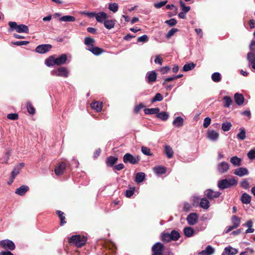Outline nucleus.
<instances>
[{
    "label": "nucleus",
    "instance_id": "f257e3e1",
    "mask_svg": "<svg viewBox=\"0 0 255 255\" xmlns=\"http://www.w3.org/2000/svg\"><path fill=\"white\" fill-rule=\"evenodd\" d=\"M67 60V56L66 54H63L58 57L51 56L45 60V64L48 67L60 65L65 64Z\"/></svg>",
    "mask_w": 255,
    "mask_h": 255
},
{
    "label": "nucleus",
    "instance_id": "f03ea898",
    "mask_svg": "<svg viewBox=\"0 0 255 255\" xmlns=\"http://www.w3.org/2000/svg\"><path fill=\"white\" fill-rule=\"evenodd\" d=\"M95 40L90 37H86L84 39V44L87 46L86 49L91 52L95 55H99L104 52V50L98 47H95Z\"/></svg>",
    "mask_w": 255,
    "mask_h": 255
},
{
    "label": "nucleus",
    "instance_id": "7ed1b4c3",
    "mask_svg": "<svg viewBox=\"0 0 255 255\" xmlns=\"http://www.w3.org/2000/svg\"><path fill=\"white\" fill-rule=\"evenodd\" d=\"M237 181L234 178L224 179L218 181V187L222 190L236 186Z\"/></svg>",
    "mask_w": 255,
    "mask_h": 255
},
{
    "label": "nucleus",
    "instance_id": "20e7f679",
    "mask_svg": "<svg viewBox=\"0 0 255 255\" xmlns=\"http://www.w3.org/2000/svg\"><path fill=\"white\" fill-rule=\"evenodd\" d=\"M87 240V238L84 236L74 235L69 239L70 244H74L77 247L80 248L84 245Z\"/></svg>",
    "mask_w": 255,
    "mask_h": 255
},
{
    "label": "nucleus",
    "instance_id": "39448f33",
    "mask_svg": "<svg viewBox=\"0 0 255 255\" xmlns=\"http://www.w3.org/2000/svg\"><path fill=\"white\" fill-rule=\"evenodd\" d=\"M8 25L10 27L11 30L15 29L18 33H28L29 32V29L26 25L22 24L18 25L16 22L13 21L9 22Z\"/></svg>",
    "mask_w": 255,
    "mask_h": 255
},
{
    "label": "nucleus",
    "instance_id": "423d86ee",
    "mask_svg": "<svg viewBox=\"0 0 255 255\" xmlns=\"http://www.w3.org/2000/svg\"><path fill=\"white\" fill-rule=\"evenodd\" d=\"M140 158L137 156H134L130 153H126L124 155L123 161L125 163H129L132 164H135L138 163Z\"/></svg>",
    "mask_w": 255,
    "mask_h": 255
},
{
    "label": "nucleus",
    "instance_id": "0eeeda50",
    "mask_svg": "<svg viewBox=\"0 0 255 255\" xmlns=\"http://www.w3.org/2000/svg\"><path fill=\"white\" fill-rule=\"evenodd\" d=\"M164 246L161 243L158 242L152 247V255H163Z\"/></svg>",
    "mask_w": 255,
    "mask_h": 255
},
{
    "label": "nucleus",
    "instance_id": "6e6552de",
    "mask_svg": "<svg viewBox=\"0 0 255 255\" xmlns=\"http://www.w3.org/2000/svg\"><path fill=\"white\" fill-rule=\"evenodd\" d=\"M0 246L4 249L11 251L13 250L15 248L14 243L9 240H4L1 241L0 242Z\"/></svg>",
    "mask_w": 255,
    "mask_h": 255
},
{
    "label": "nucleus",
    "instance_id": "1a4fd4ad",
    "mask_svg": "<svg viewBox=\"0 0 255 255\" xmlns=\"http://www.w3.org/2000/svg\"><path fill=\"white\" fill-rule=\"evenodd\" d=\"M52 75L60 76L63 77H67L68 76V72L65 67H60L57 71H52L51 72Z\"/></svg>",
    "mask_w": 255,
    "mask_h": 255
},
{
    "label": "nucleus",
    "instance_id": "9d476101",
    "mask_svg": "<svg viewBox=\"0 0 255 255\" xmlns=\"http://www.w3.org/2000/svg\"><path fill=\"white\" fill-rule=\"evenodd\" d=\"M229 164L225 161H222L219 163L217 165V170L218 172L221 174H223L227 172L229 169Z\"/></svg>",
    "mask_w": 255,
    "mask_h": 255
},
{
    "label": "nucleus",
    "instance_id": "9b49d317",
    "mask_svg": "<svg viewBox=\"0 0 255 255\" xmlns=\"http://www.w3.org/2000/svg\"><path fill=\"white\" fill-rule=\"evenodd\" d=\"M52 48V46L50 44H42L38 46L35 51L37 53H45L49 51Z\"/></svg>",
    "mask_w": 255,
    "mask_h": 255
},
{
    "label": "nucleus",
    "instance_id": "f8f14e48",
    "mask_svg": "<svg viewBox=\"0 0 255 255\" xmlns=\"http://www.w3.org/2000/svg\"><path fill=\"white\" fill-rule=\"evenodd\" d=\"M207 136L210 140L215 141L217 140L219 137V133L214 130H208Z\"/></svg>",
    "mask_w": 255,
    "mask_h": 255
},
{
    "label": "nucleus",
    "instance_id": "ddd939ff",
    "mask_svg": "<svg viewBox=\"0 0 255 255\" xmlns=\"http://www.w3.org/2000/svg\"><path fill=\"white\" fill-rule=\"evenodd\" d=\"M198 218V217L196 213H192L187 216L186 220L189 225H194L197 223Z\"/></svg>",
    "mask_w": 255,
    "mask_h": 255
},
{
    "label": "nucleus",
    "instance_id": "4468645a",
    "mask_svg": "<svg viewBox=\"0 0 255 255\" xmlns=\"http://www.w3.org/2000/svg\"><path fill=\"white\" fill-rule=\"evenodd\" d=\"M66 166L67 165L65 162H62L60 163L55 168V174L57 175H62L63 173Z\"/></svg>",
    "mask_w": 255,
    "mask_h": 255
},
{
    "label": "nucleus",
    "instance_id": "2eb2a0df",
    "mask_svg": "<svg viewBox=\"0 0 255 255\" xmlns=\"http://www.w3.org/2000/svg\"><path fill=\"white\" fill-rule=\"evenodd\" d=\"M249 172L247 168L245 167H240L235 170L234 174L240 177H243L248 175Z\"/></svg>",
    "mask_w": 255,
    "mask_h": 255
},
{
    "label": "nucleus",
    "instance_id": "dca6fc26",
    "mask_svg": "<svg viewBox=\"0 0 255 255\" xmlns=\"http://www.w3.org/2000/svg\"><path fill=\"white\" fill-rule=\"evenodd\" d=\"M157 75L154 71L148 72L146 75V81L148 83L154 82L156 80Z\"/></svg>",
    "mask_w": 255,
    "mask_h": 255
},
{
    "label": "nucleus",
    "instance_id": "f3484780",
    "mask_svg": "<svg viewBox=\"0 0 255 255\" xmlns=\"http://www.w3.org/2000/svg\"><path fill=\"white\" fill-rule=\"evenodd\" d=\"M206 196L211 199L218 198L221 195V193L218 191H214L212 190L208 189L206 191Z\"/></svg>",
    "mask_w": 255,
    "mask_h": 255
},
{
    "label": "nucleus",
    "instance_id": "a211bd4d",
    "mask_svg": "<svg viewBox=\"0 0 255 255\" xmlns=\"http://www.w3.org/2000/svg\"><path fill=\"white\" fill-rule=\"evenodd\" d=\"M215 252V249L210 245L206 247L204 250L200 252V255H211Z\"/></svg>",
    "mask_w": 255,
    "mask_h": 255
},
{
    "label": "nucleus",
    "instance_id": "6ab92c4d",
    "mask_svg": "<svg viewBox=\"0 0 255 255\" xmlns=\"http://www.w3.org/2000/svg\"><path fill=\"white\" fill-rule=\"evenodd\" d=\"M107 14L104 12H100L96 14V19L99 22L102 23L107 18Z\"/></svg>",
    "mask_w": 255,
    "mask_h": 255
},
{
    "label": "nucleus",
    "instance_id": "aec40b11",
    "mask_svg": "<svg viewBox=\"0 0 255 255\" xmlns=\"http://www.w3.org/2000/svg\"><path fill=\"white\" fill-rule=\"evenodd\" d=\"M118 160V157L114 156H110L107 158L106 163L108 166L114 167V164L117 162Z\"/></svg>",
    "mask_w": 255,
    "mask_h": 255
},
{
    "label": "nucleus",
    "instance_id": "412c9836",
    "mask_svg": "<svg viewBox=\"0 0 255 255\" xmlns=\"http://www.w3.org/2000/svg\"><path fill=\"white\" fill-rule=\"evenodd\" d=\"M243 226L248 228V229L245 231L246 234L254 232L255 229L252 228L253 226V222L251 220L247 221L245 224L243 225Z\"/></svg>",
    "mask_w": 255,
    "mask_h": 255
},
{
    "label": "nucleus",
    "instance_id": "4be33fe9",
    "mask_svg": "<svg viewBox=\"0 0 255 255\" xmlns=\"http://www.w3.org/2000/svg\"><path fill=\"white\" fill-rule=\"evenodd\" d=\"M91 107L92 109L95 110L97 112H100L103 107L102 102H93L91 104Z\"/></svg>",
    "mask_w": 255,
    "mask_h": 255
},
{
    "label": "nucleus",
    "instance_id": "5701e85b",
    "mask_svg": "<svg viewBox=\"0 0 255 255\" xmlns=\"http://www.w3.org/2000/svg\"><path fill=\"white\" fill-rule=\"evenodd\" d=\"M230 162L234 166L239 167L242 164V159L237 156H234L231 158Z\"/></svg>",
    "mask_w": 255,
    "mask_h": 255
},
{
    "label": "nucleus",
    "instance_id": "b1692460",
    "mask_svg": "<svg viewBox=\"0 0 255 255\" xmlns=\"http://www.w3.org/2000/svg\"><path fill=\"white\" fill-rule=\"evenodd\" d=\"M29 190V187L26 185H22L20 187L16 189L15 193L20 195H24Z\"/></svg>",
    "mask_w": 255,
    "mask_h": 255
},
{
    "label": "nucleus",
    "instance_id": "393cba45",
    "mask_svg": "<svg viewBox=\"0 0 255 255\" xmlns=\"http://www.w3.org/2000/svg\"><path fill=\"white\" fill-rule=\"evenodd\" d=\"M234 99L236 103L238 105L241 106L243 104L244 102V97L243 95L239 93H236L234 95Z\"/></svg>",
    "mask_w": 255,
    "mask_h": 255
},
{
    "label": "nucleus",
    "instance_id": "a878e982",
    "mask_svg": "<svg viewBox=\"0 0 255 255\" xmlns=\"http://www.w3.org/2000/svg\"><path fill=\"white\" fill-rule=\"evenodd\" d=\"M153 170L157 175L163 174L166 173V169L163 166H157L153 168Z\"/></svg>",
    "mask_w": 255,
    "mask_h": 255
},
{
    "label": "nucleus",
    "instance_id": "bb28decb",
    "mask_svg": "<svg viewBox=\"0 0 255 255\" xmlns=\"http://www.w3.org/2000/svg\"><path fill=\"white\" fill-rule=\"evenodd\" d=\"M183 232L185 236L188 238L192 237L195 232L193 228L190 227L184 228Z\"/></svg>",
    "mask_w": 255,
    "mask_h": 255
},
{
    "label": "nucleus",
    "instance_id": "cd10ccee",
    "mask_svg": "<svg viewBox=\"0 0 255 255\" xmlns=\"http://www.w3.org/2000/svg\"><path fill=\"white\" fill-rule=\"evenodd\" d=\"M241 200L244 204H249L251 201V196L246 193H244L242 195Z\"/></svg>",
    "mask_w": 255,
    "mask_h": 255
},
{
    "label": "nucleus",
    "instance_id": "c85d7f7f",
    "mask_svg": "<svg viewBox=\"0 0 255 255\" xmlns=\"http://www.w3.org/2000/svg\"><path fill=\"white\" fill-rule=\"evenodd\" d=\"M231 222L232 225L236 228H237L241 224V218L236 215H234L232 217Z\"/></svg>",
    "mask_w": 255,
    "mask_h": 255
},
{
    "label": "nucleus",
    "instance_id": "c756f323",
    "mask_svg": "<svg viewBox=\"0 0 255 255\" xmlns=\"http://www.w3.org/2000/svg\"><path fill=\"white\" fill-rule=\"evenodd\" d=\"M183 119L181 117H176L173 121V125L175 127H181L183 125Z\"/></svg>",
    "mask_w": 255,
    "mask_h": 255
},
{
    "label": "nucleus",
    "instance_id": "7c9ffc66",
    "mask_svg": "<svg viewBox=\"0 0 255 255\" xmlns=\"http://www.w3.org/2000/svg\"><path fill=\"white\" fill-rule=\"evenodd\" d=\"M200 206L204 209H208L210 206L209 201L206 198H203L201 199Z\"/></svg>",
    "mask_w": 255,
    "mask_h": 255
},
{
    "label": "nucleus",
    "instance_id": "2f4dec72",
    "mask_svg": "<svg viewBox=\"0 0 255 255\" xmlns=\"http://www.w3.org/2000/svg\"><path fill=\"white\" fill-rule=\"evenodd\" d=\"M224 106L226 108H229L233 103V100L230 97L225 96L223 99Z\"/></svg>",
    "mask_w": 255,
    "mask_h": 255
},
{
    "label": "nucleus",
    "instance_id": "473e14b6",
    "mask_svg": "<svg viewBox=\"0 0 255 255\" xmlns=\"http://www.w3.org/2000/svg\"><path fill=\"white\" fill-rule=\"evenodd\" d=\"M144 112L146 115L157 114L159 112V109L158 108L151 109L146 108L144 110Z\"/></svg>",
    "mask_w": 255,
    "mask_h": 255
},
{
    "label": "nucleus",
    "instance_id": "72a5a7b5",
    "mask_svg": "<svg viewBox=\"0 0 255 255\" xmlns=\"http://www.w3.org/2000/svg\"><path fill=\"white\" fill-rule=\"evenodd\" d=\"M145 175L143 172L137 173L135 177V181L137 183H140L142 182L145 178Z\"/></svg>",
    "mask_w": 255,
    "mask_h": 255
},
{
    "label": "nucleus",
    "instance_id": "f704fd0d",
    "mask_svg": "<svg viewBox=\"0 0 255 255\" xmlns=\"http://www.w3.org/2000/svg\"><path fill=\"white\" fill-rule=\"evenodd\" d=\"M75 17L71 15H65L59 18L60 21H66V22H73L75 21Z\"/></svg>",
    "mask_w": 255,
    "mask_h": 255
},
{
    "label": "nucleus",
    "instance_id": "c9c22d12",
    "mask_svg": "<svg viewBox=\"0 0 255 255\" xmlns=\"http://www.w3.org/2000/svg\"><path fill=\"white\" fill-rule=\"evenodd\" d=\"M239 132L237 135V137L242 140H244L246 137V130L244 128H240L239 129Z\"/></svg>",
    "mask_w": 255,
    "mask_h": 255
},
{
    "label": "nucleus",
    "instance_id": "e433bc0d",
    "mask_svg": "<svg viewBox=\"0 0 255 255\" xmlns=\"http://www.w3.org/2000/svg\"><path fill=\"white\" fill-rule=\"evenodd\" d=\"M165 153L169 158H171L173 156V151L172 148L169 145H165L164 147Z\"/></svg>",
    "mask_w": 255,
    "mask_h": 255
},
{
    "label": "nucleus",
    "instance_id": "4c0bfd02",
    "mask_svg": "<svg viewBox=\"0 0 255 255\" xmlns=\"http://www.w3.org/2000/svg\"><path fill=\"white\" fill-rule=\"evenodd\" d=\"M115 21L113 20H106L104 21L105 27L108 29H111L115 26Z\"/></svg>",
    "mask_w": 255,
    "mask_h": 255
},
{
    "label": "nucleus",
    "instance_id": "58836bf2",
    "mask_svg": "<svg viewBox=\"0 0 255 255\" xmlns=\"http://www.w3.org/2000/svg\"><path fill=\"white\" fill-rule=\"evenodd\" d=\"M156 117L162 121H165L168 119L169 115L166 112H162L160 113L159 112L156 115Z\"/></svg>",
    "mask_w": 255,
    "mask_h": 255
},
{
    "label": "nucleus",
    "instance_id": "ea45409f",
    "mask_svg": "<svg viewBox=\"0 0 255 255\" xmlns=\"http://www.w3.org/2000/svg\"><path fill=\"white\" fill-rule=\"evenodd\" d=\"M232 125L230 122H226L222 124L221 128L224 131H228L230 130Z\"/></svg>",
    "mask_w": 255,
    "mask_h": 255
},
{
    "label": "nucleus",
    "instance_id": "a19ab883",
    "mask_svg": "<svg viewBox=\"0 0 255 255\" xmlns=\"http://www.w3.org/2000/svg\"><path fill=\"white\" fill-rule=\"evenodd\" d=\"M212 80L215 82H219L221 80V75L219 72H215L211 76Z\"/></svg>",
    "mask_w": 255,
    "mask_h": 255
},
{
    "label": "nucleus",
    "instance_id": "79ce46f5",
    "mask_svg": "<svg viewBox=\"0 0 255 255\" xmlns=\"http://www.w3.org/2000/svg\"><path fill=\"white\" fill-rule=\"evenodd\" d=\"M195 67V64L193 63H187L184 65L182 70L184 72H187L193 69Z\"/></svg>",
    "mask_w": 255,
    "mask_h": 255
},
{
    "label": "nucleus",
    "instance_id": "37998d69",
    "mask_svg": "<svg viewBox=\"0 0 255 255\" xmlns=\"http://www.w3.org/2000/svg\"><path fill=\"white\" fill-rule=\"evenodd\" d=\"M20 170L21 167L19 166H16L15 167H14L11 174L10 177H11L12 179L15 178L16 176L19 174Z\"/></svg>",
    "mask_w": 255,
    "mask_h": 255
},
{
    "label": "nucleus",
    "instance_id": "c03bdc74",
    "mask_svg": "<svg viewBox=\"0 0 255 255\" xmlns=\"http://www.w3.org/2000/svg\"><path fill=\"white\" fill-rule=\"evenodd\" d=\"M171 240L173 241H177L180 237L179 233L175 230L172 231L170 233Z\"/></svg>",
    "mask_w": 255,
    "mask_h": 255
},
{
    "label": "nucleus",
    "instance_id": "a18cd8bd",
    "mask_svg": "<svg viewBox=\"0 0 255 255\" xmlns=\"http://www.w3.org/2000/svg\"><path fill=\"white\" fill-rule=\"evenodd\" d=\"M118 8L119 6L118 3L115 2L109 3V9L113 12H117L118 10Z\"/></svg>",
    "mask_w": 255,
    "mask_h": 255
},
{
    "label": "nucleus",
    "instance_id": "49530a36",
    "mask_svg": "<svg viewBox=\"0 0 255 255\" xmlns=\"http://www.w3.org/2000/svg\"><path fill=\"white\" fill-rule=\"evenodd\" d=\"M57 214L60 219V225L61 226L63 225L66 223L65 221V217L64 216V213L61 211H57Z\"/></svg>",
    "mask_w": 255,
    "mask_h": 255
},
{
    "label": "nucleus",
    "instance_id": "de8ad7c7",
    "mask_svg": "<svg viewBox=\"0 0 255 255\" xmlns=\"http://www.w3.org/2000/svg\"><path fill=\"white\" fill-rule=\"evenodd\" d=\"M161 239L163 241L166 242H169L172 240L170 234L164 233L161 234Z\"/></svg>",
    "mask_w": 255,
    "mask_h": 255
},
{
    "label": "nucleus",
    "instance_id": "09e8293b",
    "mask_svg": "<svg viewBox=\"0 0 255 255\" xmlns=\"http://www.w3.org/2000/svg\"><path fill=\"white\" fill-rule=\"evenodd\" d=\"M141 152L143 154L147 156H152V153L151 152L150 149L146 147V146H142L141 147Z\"/></svg>",
    "mask_w": 255,
    "mask_h": 255
},
{
    "label": "nucleus",
    "instance_id": "8fccbe9b",
    "mask_svg": "<svg viewBox=\"0 0 255 255\" xmlns=\"http://www.w3.org/2000/svg\"><path fill=\"white\" fill-rule=\"evenodd\" d=\"M180 5L182 8V11L184 12L185 14L190 9V7L189 6H186L184 2L182 0L180 1Z\"/></svg>",
    "mask_w": 255,
    "mask_h": 255
},
{
    "label": "nucleus",
    "instance_id": "3c124183",
    "mask_svg": "<svg viewBox=\"0 0 255 255\" xmlns=\"http://www.w3.org/2000/svg\"><path fill=\"white\" fill-rule=\"evenodd\" d=\"M163 100V97L160 93H157L155 94L153 98L151 99V103H153L156 101H161Z\"/></svg>",
    "mask_w": 255,
    "mask_h": 255
},
{
    "label": "nucleus",
    "instance_id": "603ef678",
    "mask_svg": "<svg viewBox=\"0 0 255 255\" xmlns=\"http://www.w3.org/2000/svg\"><path fill=\"white\" fill-rule=\"evenodd\" d=\"M27 109L29 114L33 115L35 113V109L30 102L27 103Z\"/></svg>",
    "mask_w": 255,
    "mask_h": 255
},
{
    "label": "nucleus",
    "instance_id": "864d4df0",
    "mask_svg": "<svg viewBox=\"0 0 255 255\" xmlns=\"http://www.w3.org/2000/svg\"><path fill=\"white\" fill-rule=\"evenodd\" d=\"M226 249H228V250L230 251L228 252V253H229L230 255H235L238 253V250L237 249L233 248L230 246L226 247Z\"/></svg>",
    "mask_w": 255,
    "mask_h": 255
},
{
    "label": "nucleus",
    "instance_id": "5fc2aeb1",
    "mask_svg": "<svg viewBox=\"0 0 255 255\" xmlns=\"http://www.w3.org/2000/svg\"><path fill=\"white\" fill-rule=\"evenodd\" d=\"M148 36L145 34L141 36L138 37L137 39V41L138 42H140V43H143L146 42L147 41H148Z\"/></svg>",
    "mask_w": 255,
    "mask_h": 255
},
{
    "label": "nucleus",
    "instance_id": "6e6d98bb",
    "mask_svg": "<svg viewBox=\"0 0 255 255\" xmlns=\"http://www.w3.org/2000/svg\"><path fill=\"white\" fill-rule=\"evenodd\" d=\"M241 186L245 189H248L250 188V184L247 179H244L241 182Z\"/></svg>",
    "mask_w": 255,
    "mask_h": 255
},
{
    "label": "nucleus",
    "instance_id": "4d7b16f0",
    "mask_svg": "<svg viewBox=\"0 0 255 255\" xmlns=\"http://www.w3.org/2000/svg\"><path fill=\"white\" fill-rule=\"evenodd\" d=\"M178 29L175 28H173L171 30H170L167 33L166 35V37L168 39L170 38L172 36H173L177 31Z\"/></svg>",
    "mask_w": 255,
    "mask_h": 255
},
{
    "label": "nucleus",
    "instance_id": "13d9d810",
    "mask_svg": "<svg viewBox=\"0 0 255 255\" xmlns=\"http://www.w3.org/2000/svg\"><path fill=\"white\" fill-rule=\"evenodd\" d=\"M211 122V119L209 117H206L204 119L203 123V127L204 128H207L210 125Z\"/></svg>",
    "mask_w": 255,
    "mask_h": 255
},
{
    "label": "nucleus",
    "instance_id": "bf43d9fd",
    "mask_svg": "<svg viewBox=\"0 0 255 255\" xmlns=\"http://www.w3.org/2000/svg\"><path fill=\"white\" fill-rule=\"evenodd\" d=\"M167 2V0L158 2L155 3L154 4V6L156 8H161V7L163 6L164 5H165Z\"/></svg>",
    "mask_w": 255,
    "mask_h": 255
},
{
    "label": "nucleus",
    "instance_id": "052dcab7",
    "mask_svg": "<svg viewBox=\"0 0 255 255\" xmlns=\"http://www.w3.org/2000/svg\"><path fill=\"white\" fill-rule=\"evenodd\" d=\"M247 59L250 62L252 63L254 60H255V54L252 52H249L247 55Z\"/></svg>",
    "mask_w": 255,
    "mask_h": 255
},
{
    "label": "nucleus",
    "instance_id": "680f3d73",
    "mask_svg": "<svg viewBox=\"0 0 255 255\" xmlns=\"http://www.w3.org/2000/svg\"><path fill=\"white\" fill-rule=\"evenodd\" d=\"M165 22L170 26H173L176 24L177 21L174 18H171L166 20Z\"/></svg>",
    "mask_w": 255,
    "mask_h": 255
},
{
    "label": "nucleus",
    "instance_id": "e2e57ef3",
    "mask_svg": "<svg viewBox=\"0 0 255 255\" xmlns=\"http://www.w3.org/2000/svg\"><path fill=\"white\" fill-rule=\"evenodd\" d=\"M248 158L253 160L255 158V150L252 149L247 154Z\"/></svg>",
    "mask_w": 255,
    "mask_h": 255
},
{
    "label": "nucleus",
    "instance_id": "0e129e2a",
    "mask_svg": "<svg viewBox=\"0 0 255 255\" xmlns=\"http://www.w3.org/2000/svg\"><path fill=\"white\" fill-rule=\"evenodd\" d=\"M29 43L27 41H20L12 42V44L15 45L21 46L26 45Z\"/></svg>",
    "mask_w": 255,
    "mask_h": 255
},
{
    "label": "nucleus",
    "instance_id": "69168bd1",
    "mask_svg": "<svg viewBox=\"0 0 255 255\" xmlns=\"http://www.w3.org/2000/svg\"><path fill=\"white\" fill-rule=\"evenodd\" d=\"M7 118L11 120H16L18 119V116L17 114H9L7 115Z\"/></svg>",
    "mask_w": 255,
    "mask_h": 255
},
{
    "label": "nucleus",
    "instance_id": "338daca9",
    "mask_svg": "<svg viewBox=\"0 0 255 255\" xmlns=\"http://www.w3.org/2000/svg\"><path fill=\"white\" fill-rule=\"evenodd\" d=\"M134 188H132L130 190H128L126 192V196L127 197H130L134 193Z\"/></svg>",
    "mask_w": 255,
    "mask_h": 255
},
{
    "label": "nucleus",
    "instance_id": "774afa93",
    "mask_svg": "<svg viewBox=\"0 0 255 255\" xmlns=\"http://www.w3.org/2000/svg\"><path fill=\"white\" fill-rule=\"evenodd\" d=\"M124 167H125L123 163H120L117 165L114 166L113 167V169L114 170L120 171V170L123 169Z\"/></svg>",
    "mask_w": 255,
    "mask_h": 255
}]
</instances>
